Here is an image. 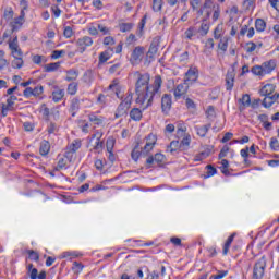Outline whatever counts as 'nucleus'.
<instances>
[{"label":"nucleus","instance_id":"obj_29","mask_svg":"<svg viewBox=\"0 0 279 279\" xmlns=\"http://www.w3.org/2000/svg\"><path fill=\"white\" fill-rule=\"evenodd\" d=\"M3 19L7 21H12V19H14V10H12L11 7L4 9Z\"/></svg>","mask_w":279,"mask_h":279},{"label":"nucleus","instance_id":"obj_25","mask_svg":"<svg viewBox=\"0 0 279 279\" xmlns=\"http://www.w3.org/2000/svg\"><path fill=\"white\" fill-rule=\"evenodd\" d=\"M266 27H267V23L265 22V20L257 19L255 21V28L257 32H265Z\"/></svg>","mask_w":279,"mask_h":279},{"label":"nucleus","instance_id":"obj_42","mask_svg":"<svg viewBox=\"0 0 279 279\" xmlns=\"http://www.w3.org/2000/svg\"><path fill=\"white\" fill-rule=\"evenodd\" d=\"M132 97H133L132 93H129L124 98V100H122V104L128 108H130V106H132Z\"/></svg>","mask_w":279,"mask_h":279},{"label":"nucleus","instance_id":"obj_32","mask_svg":"<svg viewBox=\"0 0 279 279\" xmlns=\"http://www.w3.org/2000/svg\"><path fill=\"white\" fill-rule=\"evenodd\" d=\"M77 93V83L72 82L68 85V95H75Z\"/></svg>","mask_w":279,"mask_h":279},{"label":"nucleus","instance_id":"obj_36","mask_svg":"<svg viewBox=\"0 0 279 279\" xmlns=\"http://www.w3.org/2000/svg\"><path fill=\"white\" fill-rule=\"evenodd\" d=\"M210 29V25H208V23H206V21H203L201 24V28L199 32L203 34V36H206V34H208Z\"/></svg>","mask_w":279,"mask_h":279},{"label":"nucleus","instance_id":"obj_1","mask_svg":"<svg viewBox=\"0 0 279 279\" xmlns=\"http://www.w3.org/2000/svg\"><path fill=\"white\" fill-rule=\"evenodd\" d=\"M136 83H135V95L136 104L143 106V109L149 108L154 101V97L160 93L162 88V76L156 75L154 82L149 85V73L135 72Z\"/></svg>","mask_w":279,"mask_h":279},{"label":"nucleus","instance_id":"obj_60","mask_svg":"<svg viewBox=\"0 0 279 279\" xmlns=\"http://www.w3.org/2000/svg\"><path fill=\"white\" fill-rule=\"evenodd\" d=\"M58 130V126L56 125V123H50L48 126V133L50 134H54Z\"/></svg>","mask_w":279,"mask_h":279},{"label":"nucleus","instance_id":"obj_43","mask_svg":"<svg viewBox=\"0 0 279 279\" xmlns=\"http://www.w3.org/2000/svg\"><path fill=\"white\" fill-rule=\"evenodd\" d=\"M256 51V44L253 41H250L246 44V52L247 53H254Z\"/></svg>","mask_w":279,"mask_h":279},{"label":"nucleus","instance_id":"obj_7","mask_svg":"<svg viewBox=\"0 0 279 279\" xmlns=\"http://www.w3.org/2000/svg\"><path fill=\"white\" fill-rule=\"evenodd\" d=\"M143 56H145V48L141 46L135 47L131 54V64H141L143 62Z\"/></svg>","mask_w":279,"mask_h":279},{"label":"nucleus","instance_id":"obj_21","mask_svg":"<svg viewBox=\"0 0 279 279\" xmlns=\"http://www.w3.org/2000/svg\"><path fill=\"white\" fill-rule=\"evenodd\" d=\"M80 77V72L77 70H69L66 72V82H75Z\"/></svg>","mask_w":279,"mask_h":279},{"label":"nucleus","instance_id":"obj_16","mask_svg":"<svg viewBox=\"0 0 279 279\" xmlns=\"http://www.w3.org/2000/svg\"><path fill=\"white\" fill-rule=\"evenodd\" d=\"M9 49L11 50L13 58H23V51L20 49L19 45L9 44Z\"/></svg>","mask_w":279,"mask_h":279},{"label":"nucleus","instance_id":"obj_27","mask_svg":"<svg viewBox=\"0 0 279 279\" xmlns=\"http://www.w3.org/2000/svg\"><path fill=\"white\" fill-rule=\"evenodd\" d=\"M46 73H51L53 71H58L60 69V62L49 63L44 66Z\"/></svg>","mask_w":279,"mask_h":279},{"label":"nucleus","instance_id":"obj_61","mask_svg":"<svg viewBox=\"0 0 279 279\" xmlns=\"http://www.w3.org/2000/svg\"><path fill=\"white\" fill-rule=\"evenodd\" d=\"M270 147H271L272 149H278V147H279V142H278L277 138H275V137L271 138V141H270Z\"/></svg>","mask_w":279,"mask_h":279},{"label":"nucleus","instance_id":"obj_52","mask_svg":"<svg viewBox=\"0 0 279 279\" xmlns=\"http://www.w3.org/2000/svg\"><path fill=\"white\" fill-rule=\"evenodd\" d=\"M44 60H45V57L40 54H35L33 57L34 64H40Z\"/></svg>","mask_w":279,"mask_h":279},{"label":"nucleus","instance_id":"obj_57","mask_svg":"<svg viewBox=\"0 0 279 279\" xmlns=\"http://www.w3.org/2000/svg\"><path fill=\"white\" fill-rule=\"evenodd\" d=\"M28 256L32 260H39L40 256L35 251H28Z\"/></svg>","mask_w":279,"mask_h":279},{"label":"nucleus","instance_id":"obj_49","mask_svg":"<svg viewBox=\"0 0 279 279\" xmlns=\"http://www.w3.org/2000/svg\"><path fill=\"white\" fill-rule=\"evenodd\" d=\"M71 109L74 111L80 110V99L77 98L72 99Z\"/></svg>","mask_w":279,"mask_h":279},{"label":"nucleus","instance_id":"obj_62","mask_svg":"<svg viewBox=\"0 0 279 279\" xmlns=\"http://www.w3.org/2000/svg\"><path fill=\"white\" fill-rule=\"evenodd\" d=\"M205 47L207 49H213L215 47V40L213 38L207 39Z\"/></svg>","mask_w":279,"mask_h":279},{"label":"nucleus","instance_id":"obj_13","mask_svg":"<svg viewBox=\"0 0 279 279\" xmlns=\"http://www.w3.org/2000/svg\"><path fill=\"white\" fill-rule=\"evenodd\" d=\"M171 95L165 94L161 98V110L167 114L171 110Z\"/></svg>","mask_w":279,"mask_h":279},{"label":"nucleus","instance_id":"obj_47","mask_svg":"<svg viewBox=\"0 0 279 279\" xmlns=\"http://www.w3.org/2000/svg\"><path fill=\"white\" fill-rule=\"evenodd\" d=\"M73 265L74 274H80V271L84 269V265H82L81 263L74 262Z\"/></svg>","mask_w":279,"mask_h":279},{"label":"nucleus","instance_id":"obj_5","mask_svg":"<svg viewBox=\"0 0 279 279\" xmlns=\"http://www.w3.org/2000/svg\"><path fill=\"white\" fill-rule=\"evenodd\" d=\"M190 5L194 10V12H197L198 16H202L204 14V10H210V8H213V1L205 0L201 9H199V0H191Z\"/></svg>","mask_w":279,"mask_h":279},{"label":"nucleus","instance_id":"obj_44","mask_svg":"<svg viewBox=\"0 0 279 279\" xmlns=\"http://www.w3.org/2000/svg\"><path fill=\"white\" fill-rule=\"evenodd\" d=\"M179 147H180V142L179 141H172L170 143L169 149H170L171 154H173V151H177Z\"/></svg>","mask_w":279,"mask_h":279},{"label":"nucleus","instance_id":"obj_64","mask_svg":"<svg viewBox=\"0 0 279 279\" xmlns=\"http://www.w3.org/2000/svg\"><path fill=\"white\" fill-rule=\"evenodd\" d=\"M31 279H38V269L33 268L31 269Z\"/></svg>","mask_w":279,"mask_h":279},{"label":"nucleus","instance_id":"obj_26","mask_svg":"<svg viewBox=\"0 0 279 279\" xmlns=\"http://www.w3.org/2000/svg\"><path fill=\"white\" fill-rule=\"evenodd\" d=\"M110 51H112V48H109L108 50L101 52L99 56V62H108V60L112 58V53H110Z\"/></svg>","mask_w":279,"mask_h":279},{"label":"nucleus","instance_id":"obj_23","mask_svg":"<svg viewBox=\"0 0 279 279\" xmlns=\"http://www.w3.org/2000/svg\"><path fill=\"white\" fill-rule=\"evenodd\" d=\"M234 236H236L235 233H232L226 241L225 246H223V251L222 254L223 256H226L230 250V246L232 245V241H234Z\"/></svg>","mask_w":279,"mask_h":279},{"label":"nucleus","instance_id":"obj_41","mask_svg":"<svg viewBox=\"0 0 279 279\" xmlns=\"http://www.w3.org/2000/svg\"><path fill=\"white\" fill-rule=\"evenodd\" d=\"M112 149H114V138L109 137V138L107 140V151H108L109 154H112Z\"/></svg>","mask_w":279,"mask_h":279},{"label":"nucleus","instance_id":"obj_12","mask_svg":"<svg viewBox=\"0 0 279 279\" xmlns=\"http://www.w3.org/2000/svg\"><path fill=\"white\" fill-rule=\"evenodd\" d=\"M25 23V11L21 10L20 16L15 17L11 23L12 32H16Z\"/></svg>","mask_w":279,"mask_h":279},{"label":"nucleus","instance_id":"obj_33","mask_svg":"<svg viewBox=\"0 0 279 279\" xmlns=\"http://www.w3.org/2000/svg\"><path fill=\"white\" fill-rule=\"evenodd\" d=\"M80 147H82V142L80 140H75L70 145V150L72 151V154H75V151H77V149H80Z\"/></svg>","mask_w":279,"mask_h":279},{"label":"nucleus","instance_id":"obj_11","mask_svg":"<svg viewBox=\"0 0 279 279\" xmlns=\"http://www.w3.org/2000/svg\"><path fill=\"white\" fill-rule=\"evenodd\" d=\"M190 86L191 85L186 84L185 81H184V83L177 85V87L174 88V92H173L174 97L177 99H180V97H182V95H186Z\"/></svg>","mask_w":279,"mask_h":279},{"label":"nucleus","instance_id":"obj_63","mask_svg":"<svg viewBox=\"0 0 279 279\" xmlns=\"http://www.w3.org/2000/svg\"><path fill=\"white\" fill-rule=\"evenodd\" d=\"M271 8H274L275 10H279V0H268Z\"/></svg>","mask_w":279,"mask_h":279},{"label":"nucleus","instance_id":"obj_39","mask_svg":"<svg viewBox=\"0 0 279 279\" xmlns=\"http://www.w3.org/2000/svg\"><path fill=\"white\" fill-rule=\"evenodd\" d=\"M242 106H251L252 105V99L250 98V95L245 94L242 96L240 99Z\"/></svg>","mask_w":279,"mask_h":279},{"label":"nucleus","instance_id":"obj_58","mask_svg":"<svg viewBox=\"0 0 279 279\" xmlns=\"http://www.w3.org/2000/svg\"><path fill=\"white\" fill-rule=\"evenodd\" d=\"M24 97H34V92L32 87H27L24 92H23Z\"/></svg>","mask_w":279,"mask_h":279},{"label":"nucleus","instance_id":"obj_14","mask_svg":"<svg viewBox=\"0 0 279 279\" xmlns=\"http://www.w3.org/2000/svg\"><path fill=\"white\" fill-rule=\"evenodd\" d=\"M274 90H276V85L266 84L260 88L259 94L262 95V97H271Z\"/></svg>","mask_w":279,"mask_h":279},{"label":"nucleus","instance_id":"obj_54","mask_svg":"<svg viewBox=\"0 0 279 279\" xmlns=\"http://www.w3.org/2000/svg\"><path fill=\"white\" fill-rule=\"evenodd\" d=\"M230 151V147L225 146L219 153V158H226L228 156V153Z\"/></svg>","mask_w":279,"mask_h":279},{"label":"nucleus","instance_id":"obj_35","mask_svg":"<svg viewBox=\"0 0 279 279\" xmlns=\"http://www.w3.org/2000/svg\"><path fill=\"white\" fill-rule=\"evenodd\" d=\"M154 12H160L162 10V0H153Z\"/></svg>","mask_w":279,"mask_h":279},{"label":"nucleus","instance_id":"obj_45","mask_svg":"<svg viewBox=\"0 0 279 279\" xmlns=\"http://www.w3.org/2000/svg\"><path fill=\"white\" fill-rule=\"evenodd\" d=\"M132 29V23L120 24V32H130Z\"/></svg>","mask_w":279,"mask_h":279},{"label":"nucleus","instance_id":"obj_51","mask_svg":"<svg viewBox=\"0 0 279 279\" xmlns=\"http://www.w3.org/2000/svg\"><path fill=\"white\" fill-rule=\"evenodd\" d=\"M63 35L65 38H71V36H73V28L66 26L63 31Z\"/></svg>","mask_w":279,"mask_h":279},{"label":"nucleus","instance_id":"obj_38","mask_svg":"<svg viewBox=\"0 0 279 279\" xmlns=\"http://www.w3.org/2000/svg\"><path fill=\"white\" fill-rule=\"evenodd\" d=\"M89 121L94 123L95 125H101L104 123V120L101 118L95 116V114H89Z\"/></svg>","mask_w":279,"mask_h":279},{"label":"nucleus","instance_id":"obj_10","mask_svg":"<svg viewBox=\"0 0 279 279\" xmlns=\"http://www.w3.org/2000/svg\"><path fill=\"white\" fill-rule=\"evenodd\" d=\"M81 53H84L86 51V47H90L93 45V38L85 36L83 38H80L76 43Z\"/></svg>","mask_w":279,"mask_h":279},{"label":"nucleus","instance_id":"obj_8","mask_svg":"<svg viewBox=\"0 0 279 279\" xmlns=\"http://www.w3.org/2000/svg\"><path fill=\"white\" fill-rule=\"evenodd\" d=\"M165 155L157 153L155 156H150L147 158L146 163L147 165H154V162L157 165V167H162L165 165Z\"/></svg>","mask_w":279,"mask_h":279},{"label":"nucleus","instance_id":"obj_34","mask_svg":"<svg viewBox=\"0 0 279 279\" xmlns=\"http://www.w3.org/2000/svg\"><path fill=\"white\" fill-rule=\"evenodd\" d=\"M223 34V26L218 25L215 31H214V38L216 40H219V38H221V35Z\"/></svg>","mask_w":279,"mask_h":279},{"label":"nucleus","instance_id":"obj_3","mask_svg":"<svg viewBox=\"0 0 279 279\" xmlns=\"http://www.w3.org/2000/svg\"><path fill=\"white\" fill-rule=\"evenodd\" d=\"M276 70V60L271 59L262 63V65H254L251 69V73L253 75H257L258 77H265V75H269V73Z\"/></svg>","mask_w":279,"mask_h":279},{"label":"nucleus","instance_id":"obj_24","mask_svg":"<svg viewBox=\"0 0 279 279\" xmlns=\"http://www.w3.org/2000/svg\"><path fill=\"white\" fill-rule=\"evenodd\" d=\"M63 97H64V89H57L52 92V101H54L56 104H58V101H62Z\"/></svg>","mask_w":279,"mask_h":279},{"label":"nucleus","instance_id":"obj_17","mask_svg":"<svg viewBox=\"0 0 279 279\" xmlns=\"http://www.w3.org/2000/svg\"><path fill=\"white\" fill-rule=\"evenodd\" d=\"M227 90L234 88V72H228L226 76Z\"/></svg>","mask_w":279,"mask_h":279},{"label":"nucleus","instance_id":"obj_28","mask_svg":"<svg viewBox=\"0 0 279 279\" xmlns=\"http://www.w3.org/2000/svg\"><path fill=\"white\" fill-rule=\"evenodd\" d=\"M23 57H14V60L11 62L13 69H23Z\"/></svg>","mask_w":279,"mask_h":279},{"label":"nucleus","instance_id":"obj_4","mask_svg":"<svg viewBox=\"0 0 279 279\" xmlns=\"http://www.w3.org/2000/svg\"><path fill=\"white\" fill-rule=\"evenodd\" d=\"M265 267H267V262L265 257H262L254 266L253 279H263V276H265Z\"/></svg>","mask_w":279,"mask_h":279},{"label":"nucleus","instance_id":"obj_55","mask_svg":"<svg viewBox=\"0 0 279 279\" xmlns=\"http://www.w3.org/2000/svg\"><path fill=\"white\" fill-rule=\"evenodd\" d=\"M217 173V169L211 165L207 166V175L210 178Z\"/></svg>","mask_w":279,"mask_h":279},{"label":"nucleus","instance_id":"obj_56","mask_svg":"<svg viewBox=\"0 0 279 279\" xmlns=\"http://www.w3.org/2000/svg\"><path fill=\"white\" fill-rule=\"evenodd\" d=\"M94 149L98 153L101 151V149H104V142H100L99 137L96 141V145L94 146Z\"/></svg>","mask_w":279,"mask_h":279},{"label":"nucleus","instance_id":"obj_2","mask_svg":"<svg viewBox=\"0 0 279 279\" xmlns=\"http://www.w3.org/2000/svg\"><path fill=\"white\" fill-rule=\"evenodd\" d=\"M158 141V137L154 134L150 133L147 137H146V144L143 147L142 151L140 153L138 150V146H136L132 153H131V157L135 160V162L138 160L141 154H143V156H147V154H149V151H151L154 149V147H156V143Z\"/></svg>","mask_w":279,"mask_h":279},{"label":"nucleus","instance_id":"obj_31","mask_svg":"<svg viewBox=\"0 0 279 279\" xmlns=\"http://www.w3.org/2000/svg\"><path fill=\"white\" fill-rule=\"evenodd\" d=\"M208 156H210V151L204 150V151H202V153H199L198 155L195 156V161L196 162H202V160L208 158Z\"/></svg>","mask_w":279,"mask_h":279},{"label":"nucleus","instance_id":"obj_6","mask_svg":"<svg viewBox=\"0 0 279 279\" xmlns=\"http://www.w3.org/2000/svg\"><path fill=\"white\" fill-rule=\"evenodd\" d=\"M199 77V70L195 66H191L187 72L185 73L184 82L187 85L195 84Z\"/></svg>","mask_w":279,"mask_h":279},{"label":"nucleus","instance_id":"obj_53","mask_svg":"<svg viewBox=\"0 0 279 279\" xmlns=\"http://www.w3.org/2000/svg\"><path fill=\"white\" fill-rule=\"evenodd\" d=\"M185 106L189 110H195V102L191 98L185 100Z\"/></svg>","mask_w":279,"mask_h":279},{"label":"nucleus","instance_id":"obj_48","mask_svg":"<svg viewBox=\"0 0 279 279\" xmlns=\"http://www.w3.org/2000/svg\"><path fill=\"white\" fill-rule=\"evenodd\" d=\"M63 167H66V161L64 160V158H61L58 161V165H57V167L54 169H56V171H62Z\"/></svg>","mask_w":279,"mask_h":279},{"label":"nucleus","instance_id":"obj_40","mask_svg":"<svg viewBox=\"0 0 279 279\" xmlns=\"http://www.w3.org/2000/svg\"><path fill=\"white\" fill-rule=\"evenodd\" d=\"M44 93V87L43 85H38L35 88H33V97H40Z\"/></svg>","mask_w":279,"mask_h":279},{"label":"nucleus","instance_id":"obj_20","mask_svg":"<svg viewBox=\"0 0 279 279\" xmlns=\"http://www.w3.org/2000/svg\"><path fill=\"white\" fill-rule=\"evenodd\" d=\"M50 149H51V145L49 144L48 141H43L40 143V148H39L40 156H47Z\"/></svg>","mask_w":279,"mask_h":279},{"label":"nucleus","instance_id":"obj_19","mask_svg":"<svg viewBox=\"0 0 279 279\" xmlns=\"http://www.w3.org/2000/svg\"><path fill=\"white\" fill-rule=\"evenodd\" d=\"M130 118L132 121H141L143 119V111H141L138 108H133L130 111Z\"/></svg>","mask_w":279,"mask_h":279},{"label":"nucleus","instance_id":"obj_18","mask_svg":"<svg viewBox=\"0 0 279 279\" xmlns=\"http://www.w3.org/2000/svg\"><path fill=\"white\" fill-rule=\"evenodd\" d=\"M211 124H205L203 126H195L196 133L201 138L206 137V134H208V130H210Z\"/></svg>","mask_w":279,"mask_h":279},{"label":"nucleus","instance_id":"obj_15","mask_svg":"<svg viewBox=\"0 0 279 279\" xmlns=\"http://www.w3.org/2000/svg\"><path fill=\"white\" fill-rule=\"evenodd\" d=\"M128 110H130V107L121 102L116 111V119H119L121 117H126Z\"/></svg>","mask_w":279,"mask_h":279},{"label":"nucleus","instance_id":"obj_9","mask_svg":"<svg viewBox=\"0 0 279 279\" xmlns=\"http://www.w3.org/2000/svg\"><path fill=\"white\" fill-rule=\"evenodd\" d=\"M158 47H160V38L156 37L150 44L149 50L147 52V58L154 60V57L156 56V53H158Z\"/></svg>","mask_w":279,"mask_h":279},{"label":"nucleus","instance_id":"obj_59","mask_svg":"<svg viewBox=\"0 0 279 279\" xmlns=\"http://www.w3.org/2000/svg\"><path fill=\"white\" fill-rule=\"evenodd\" d=\"M104 45H109V46L114 45V38H113V37H110V36L105 37V39H104Z\"/></svg>","mask_w":279,"mask_h":279},{"label":"nucleus","instance_id":"obj_30","mask_svg":"<svg viewBox=\"0 0 279 279\" xmlns=\"http://www.w3.org/2000/svg\"><path fill=\"white\" fill-rule=\"evenodd\" d=\"M190 145H191V135H186L181 141L180 147H181V149H189Z\"/></svg>","mask_w":279,"mask_h":279},{"label":"nucleus","instance_id":"obj_46","mask_svg":"<svg viewBox=\"0 0 279 279\" xmlns=\"http://www.w3.org/2000/svg\"><path fill=\"white\" fill-rule=\"evenodd\" d=\"M226 276H228V270L218 271L217 275H213L210 278L211 279H222V278H226Z\"/></svg>","mask_w":279,"mask_h":279},{"label":"nucleus","instance_id":"obj_50","mask_svg":"<svg viewBox=\"0 0 279 279\" xmlns=\"http://www.w3.org/2000/svg\"><path fill=\"white\" fill-rule=\"evenodd\" d=\"M64 50H54L51 54L52 60H58V58H62Z\"/></svg>","mask_w":279,"mask_h":279},{"label":"nucleus","instance_id":"obj_22","mask_svg":"<svg viewBox=\"0 0 279 279\" xmlns=\"http://www.w3.org/2000/svg\"><path fill=\"white\" fill-rule=\"evenodd\" d=\"M276 97L272 96H265L264 100H263V106L264 108H271L274 106V104H276Z\"/></svg>","mask_w":279,"mask_h":279},{"label":"nucleus","instance_id":"obj_37","mask_svg":"<svg viewBox=\"0 0 279 279\" xmlns=\"http://www.w3.org/2000/svg\"><path fill=\"white\" fill-rule=\"evenodd\" d=\"M206 117L207 119H215L217 117V113L215 112V107L209 106L206 110Z\"/></svg>","mask_w":279,"mask_h":279}]
</instances>
